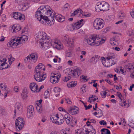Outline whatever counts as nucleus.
I'll list each match as a JSON object with an SVG mask.
<instances>
[{
	"mask_svg": "<svg viewBox=\"0 0 134 134\" xmlns=\"http://www.w3.org/2000/svg\"><path fill=\"white\" fill-rule=\"evenodd\" d=\"M45 70V67L43 64L40 63L36 67L35 69V79L36 81H42L46 78L45 74H43V71Z\"/></svg>",
	"mask_w": 134,
	"mask_h": 134,
	"instance_id": "1",
	"label": "nucleus"
},
{
	"mask_svg": "<svg viewBox=\"0 0 134 134\" xmlns=\"http://www.w3.org/2000/svg\"><path fill=\"white\" fill-rule=\"evenodd\" d=\"M105 40L99 37V36L94 35L85 40L89 44L93 46H98Z\"/></svg>",
	"mask_w": 134,
	"mask_h": 134,
	"instance_id": "2",
	"label": "nucleus"
},
{
	"mask_svg": "<svg viewBox=\"0 0 134 134\" xmlns=\"http://www.w3.org/2000/svg\"><path fill=\"white\" fill-rule=\"evenodd\" d=\"M110 6L107 3L104 1L97 2L95 6V10L97 12L100 11H107L109 8Z\"/></svg>",
	"mask_w": 134,
	"mask_h": 134,
	"instance_id": "3",
	"label": "nucleus"
},
{
	"mask_svg": "<svg viewBox=\"0 0 134 134\" xmlns=\"http://www.w3.org/2000/svg\"><path fill=\"white\" fill-rule=\"evenodd\" d=\"M26 37H27V36H22V37L18 38H14L13 40L10 41L9 43L10 45V46L13 47L14 46H17L21 44V41H25L27 40Z\"/></svg>",
	"mask_w": 134,
	"mask_h": 134,
	"instance_id": "4",
	"label": "nucleus"
},
{
	"mask_svg": "<svg viewBox=\"0 0 134 134\" xmlns=\"http://www.w3.org/2000/svg\"><path fill=\"white\" fill-rule=\"evenodd\" d=\"M104 26V21L100 18L96 19L93 22V26L95 29L100 30L102 29Z\"/></svg>",
	"mask_w": 134,
	"mask_h": 134,
	"instance_id": "5",
	"label": "nucleus"
},
{
	"mask_svg": "<svg viewBox=\"0 0 134 134\" xmlns=\"http://www.w3.org/2000/svg\"><path fill=\"white\" fill-rule=\"evenodd\" d=\"M25 124L24 119L20 117L18 118L15 120V127L17 130H20L24 126Z\"/></svg>",
	"mask_w": 134,
	"mask_h": 134,
	"instance_id": "6",
	"label": "nucleus"
},
{
	"mask_svg": "<svg viewBox=\"0 0 134 134\" xmlns=\"http://www.w3.org/2000/svg\"><path fill=\"white\" fill-rule=\"evenodd\" d=\"M48 36L43 31H39L37 34L36 40L39 43H42L45 39H47Z\"/></svg>",
	"mask_w": 134,
	"mask_h": 134,
	"instance_id": "7",
	"label": "nucleus"
},
{
	"mask_svg": "<svg viewBox=\"0 0 134 134\" xmlns=\"http://www.w3.org/2000/svg\"><path fill=\"white\" fill-rule=\"evenodd\" d=\"M38 10L39 11V12H40V13L41 12L42 14L49 13V15L51 13V11H52L51 7L48 5L41 6L38 9Z\"/></svg>",
	"mask_w": 134,
	"mask_h": 134,
	"instance_id": "8",
	"label": "nucleus"
},
{
	"mask_svg": "<svg viewBox=\"0 0 134 134\" xmlns=\"http://www.w3.org/2000/svg\"><path fill=\"white\" fill-rule=\"evenodd\" d=\"M37 58L38 56L37 54L32 53L25 58L24 61L26 63L31 60L35 62L37 60Z\"/></svg>",
	"mask_w": 134,
	"mask_h": 134,
	"instance_id": "9",
	"label": "nucleus"
},
{
	"mask_svg": "<svg viewBox=\"0 0 134 134\" xmlns=\"http://www.w3.org/2000/svg\"><path fill=\"white\" fill-rule=\"evenodd\" d=\"M88 128H86L85 127H83V131L85 133L88 134H95L96 133L95 129H93V126L90 124H87Z\"/></svg>",
	"mask_w": 134,
	"mask_h": 134,
	"instance_id": "10",
	"label": "nucleus"
},
{
	"mask_svg": "<svg viewBox=\"0 0 134 134\" xmlns=\"http://www.w3.org/2000/svg\"><path fill=\"white\" fill-rule=\"evenodd\" d=\"M52 40L49 37H47V39H45L43 41L42 43H40L42 48L44 47L45 49H47L48 47L49 46L50 44L51 45V42Z\"/></svg>",
	"mask_w": 134,
	"mask_h": 134,
	"instance_id": "11",
	"label": "nucleus"
},
{
	"mask_svg": "<svg viewBox=\"0 0 134 134\" xmlns=\"http://www.w3.org/2000/svg\"><path fill=\"white\" fill-rule=\"evenodd\" d=\"M13 17L15 19L21 20L22 21H23L25 18V16L24 15L18 12L13 13Z\"/></svg>",
	"mask_w": 134,
	"mask_h": 134,
	"instance_id": "12",
	"label": "nucleus"
},
{
	"mask_svg": "<svg viewBox=\"0 0 134 134\" xmlns=\"http://www.w3.org/2000/svg\"><path fill=\"white\" fill-rule=\"evenodd\" d=\"M101 59L102 64L104 66L106 67H109L116 63L115 62L113 63V60L112 59L109 60V62L107 61L108 62H106L105 58L103 57H101Z\"/></svg>",
	"mask_w": 134,
	"mask_h": 134,
	"instance_id": "13",
	"label": "nucleus"
},
{
	"mask_svg": "<svg viewBox=\"0 0 134 134\" xmlns=\"http://www.w3.org/2000/svg\"><path fill=\"white\" fill-rule=\"evenodd\" d=\"M83 21V19H81L79 21L73 24L72 26V29H70V31H73L74 30H77L80 28L83 25L81 22Z\"/></svg>",
	"mask_w": 134,
	"mask_h": 134,
	"instance_id": "14",
	"label": "nucleus"
},
{
	"mask_svg": "<svg viewBox=\"0 0 134 134\" xmlns=\"http://www.w3.org/2000/svg\"><path fill=\"white\" fill-rule=\"evenodd\" d=\"M30 90L33 92L34 93H37L39 92L38 90V85L34 82H32L31 83L30 85Z\"/></svg>",
	"mask_w": 134,
	"mask_h": 134,
	"instance_id": "15",
	"label": "nucleus"
},
{
	"mask_svg": "<svg viewBox=\"0 0 134 134\" xmlns=\"http://www.w3.org/2000/svg\"><path fill=\"white\" fill-rule=\"evenodd\" d=\"M71 71L72 73L71 76L74 78H77L80 74V70L78 68L74 69L73 70H71Z\"/></svg>",
	"mask_w": 134,
	"mask_h": 134,
	"instance_id": "16",
	"label": "nucleus"
},
{
	"mask_svg": "<svg viewBox=\"0 0 134 134\" xmlns=\"http://www.w3.org/2000/svg\"><path fill=\"white\" fill-rule=\"evenodd\" d=\"M50 17L51 18V20L53 21L54 19L57 20L59 18H61L60 17H61V15L60 14H56L54 12L52 11L50 15Z\"/></svg>",
	"mask_w": 134,
	"mask_h": 134,
	"instance_id": "17",
	"label": "nucleus"
},
{
	"mask_svg": "<svg viewBox=\"0 0 134 134\" xmlns=\"http://www.w3.org/2000/svg\"><path fill=\"white\" fill-rule=\"evenodd\" d=\"M50 18H51L50 17L49 18H48L46 16H43V15H42L41 18V21H40V22L42 24H43L44 22H45L47 23V24H49V23L51 21V19H50Z\"/></svg>",
	"mask_w": 134,
	"mask_h": 134,
	"instance_id": "18",
	"label": "nucleus"
},
{
	"mask_svg": "<svg viewBox=\"0 0 134 134\" xmlns=\"http://www.w3.org/2000/svg\"><path fill=\"white\" fill-rule=\"evenodd\" d=\"M69 113L72 115H75L79 112V109L76 107L70 108L68 110Z\"/></svg>",
	"mask_w": 134,
	"mask_h": 134,
	"instance_id": "19",
	"label": "nucleus"
},
{
	"mask_svg": "<svg viewBox=\"0 0 134 134\" xmlns=\"http://www.w3.org/2000/svg\"><path fill=\"white\" fill-rule=\"evenodd\" d=\"M55 75H56V74H54L51 76L50 81L53 83H56L59 80V78L58 77L55 76Z\"/></svg>",
	"mask_w": 134,
	"mask_h": 134,
	"instance_id": "20",
	"label": "nucleus"
},
{
	"mask_svg": "<svg viewBox=\"0 0 134 134\" xmlns=\"http://www.w3.org/2000/svg\"><path fill=\"white\" fill-rule=\"evenodd\" d=\"M21 28V26L19 24H14L12 26V29L13 31L14 32H17L20 30Z\"/></svg>",
	"mask_w": 134,
	"mask_h": 134,
	"instance_id": "21",
	"label": "nucleus"
},
{
	"mask_svg": "<svg viewBox=\"0 0 134 134\" xmlns=\"http://www.w3.org/2000/svg\"><path fill=\"white\" fill-rule=\"evenodd\" d=\"M29 7L28 4L26 3H24L19 5V9L20 10L23 11H25Z\"/></svg>",
	"mask_w": 134,
	"mask_h": 134,
	"instance_id": "22",
	"label": "nucleus"
},
{
	"mask_svg": "<svg viewBox=\"0 0 134 134\" xmlns=\"http://www.w3.org/2000/svg\"><path fill=\"white\" fill-rule=\"evenodd\" d=\"M22 106L21 105L20 103H16L15 105L16 109L14 110V115L16 114V111L17 110L18 111H20L22 109Z\"/></svg>",
	"mask_w": 134,
	"mask_h": 134,
	"instance_id": "23",
	"label": "nucleus"
},
{
	"mask_svg": "<svg viewBox=\"0 0 134 134\" xmlns=\"http://www.w3.org/2000/svg\"><path fill=\"white\" fill-rule=\"evenodd\" d=\"M59 118L58 115L57 114L56 115H54L52 118H51V119L53 123L57 124Z\"/></svg>",
	"mask_w": 134,
	"mask_h": 134,
	"instance_id": "24",
	"label": "nucleus"
},
{
	"mask_svg": "<svg viewBox=\"0 0 134 134\" xmlns=\"http://www.w3.org/2000/svg\"><path fill=\"white\" fill-rule=\"evenodd\" d=\"M74 40L73 39L71 38L70 40H69L66 46L69 47L71 48L74 46Z\"/></svg>",
	"mask_w": 134,
	"mask_h": 134,
	"instance_id": "25",
	"label": "nucleus"
},
{
	"mask_svg": "<svg viewBox=\"0 0 134 134\" xmlns=\"http://www.w3.org/2000/svg\"><path fill=\"white\" fill-rule=\"evenodd\" d=\"M55 45H54V47L58 49H60L63 48V46L60 43H59L57 42H54Z\"/></svg>",
	"mask_w": 134,
	"mask_h": 134,
	"instance_id": "26",
	"label": "nucleus"
},
{
	"mask_svg": "<svg viewBox=\"0 0 134 134\" xmlns=\"http://www.w3.org/2000/svg\"><path fill=\"white\" fill-rule=\"evenodd\" d=\"M39 11L38 10V9L36 13L35 16L37 18L38 20L41 21V18L42 14L41 13V12L40 13V12H39Z\"/></svg>",
	"mask_w": 134,
	"mask_h": 134,
	"instance_id": "27",
	"label": "nucleus"
},
{
	"mask_svg": "<svg viewBox=\"0 0 134 134\" xmlns=\"http://www.w3.org/2000/svg\"><path fill=\"white\" fill-rule=\"evenodd\" d=\"M82 10L81 9H77L71 15V16H74L77 14H78L79 15L80 14L82 13Z\"/></svg>",
	"mask_w": 134,
	"mask_h": 134,
	"instance_id": "28",
	"label": "nucleus"
},
{
	"mask_svg": "<svg viewBox=\"0 0 134 134\" xmlns=\"http://www.w3.org/2000/svg\"><path fill=\"white\" fill-rule=\"evenodd\" d=\"M101 131L102 132V134H110V131L107 129H103Z\"/></svg>",
	"mask_w": 134,
	"mask_h": 134,
	"instance_id": "29",
	"label": "nucleus"
},
{
	"mask_svg": "<svg viewBox=\"0 0 134 134\" xmlns=\"http://www.w3.org/2000/svg\"><path fill=\"white\" fill-rule=\"evenodd\" d=\"M61 91L60 89V88L58 87H55L54 88V91L55 93H57L56 94V97H58L60 94V92Z\"/></svg>",
	"mask_w": 134,
	"mask_h": 134,
	"instance_id": "30",
	"label": "nucleus"
},
{
	"mask_svg": "<svg viewBox=\"0 0 134 134\" xmlns=\"http://www.w3.org/2000/svg\"><path fill=\"white\" fill-rule=\"evenodd\" d=\"M91 62H92L93 61H94L95 62H96L99 60V56L98 55L94 56L91 59Z\"/></svg>",
	"mask_w": 134,
	"mask_h": 134,
	"instance_id": "31",
	"label": "nucleus"
},
{
	"mask_svg": "<svg viewBox=\"0 0 134 134\" xmlns=\"http://www.w3.org/2000/svg\"><path fill=\"white\" fill-rule=\"evenodd\" d=\"M77 83L74 82H71L67 84V85L69 88L74 87L75 86Z\"/></svg>",
	"mask_w": 134,
	"mask_h": 134,
	"instance_id": "32",
	"label": "nucleus"
},
{
	"mask_svg": "<svg viewBox=\"0 0 134 134\" xmlns=\"http://www.w3.org/2000/svg\"><path fill=\"white\" fill-rule=\"evenodd\" d=\"M69 37L68 35H64L62 37V39L63 41L64 42L65 41H67V40H68Z\"/></svg>",
	"mask_w": 134,
	"mask_h": 134,
	"instance_id": "33",
	"label": "nucleus"
},
{
	"mask_svg": "<svg viewBox=\"0 0 134 134\" xmlns=\"http://www.w3.org/2000/svg\"><path fill=\"white\" fill-rule=\"evenodd\" d=\"M34 110V107L30 105L28 107L27 111L33 113Z\"/></svg>",
	"mask_w": 134,
	"mask_h": 134,
	"instance_id": "34",
	"label": "nucleus"
},
{
	"mask_svg": "<svg viewBox=\"0 0 134 134\" xmlns=\"http://www.w3.org/2000/svg\"><path fill=\"white\" fill-rule=\"evenodd\" d=\"M0 86L2 90L5 91L7 88V85L5 83H1Z\"/></svg>",
	"mask_w": 134,
	"mask_h": 134,
	"instance_id": "35",
	"label": "nucleus"
},
{
	"mask_svg": "<svg viewBox=\"0 0 134 134\" xmlns=\"http://www.w3.org/2000/svg\"><path fill=\"white\" fill-rule=\"evenodd\" d=\"M44 97L46 98H49V92L48 91H46L44 94Z\"/></svg>",
	"mask_w": 134,
	"mask_h": 134,
	"instance_id": "36",
	"label": "nucleus"
},
{
	"mask_svg": "<svg viewBox=\"0 0 134 134\" xmlns=\"http://www.w3.org/2000/svg\"><path fill=\"white\" fill-rule=\"evenodd\" d=\"M36 108L37 112L39 113H41L42 112V108L41 107L39 106H37L36 107Z\"/></svg>",
	"mask_w": 134,
	"mask_h": 134,
	"instance_id": "37",
	"label": "nucleus"
},
{
	"mask_svg": "<svg viewBox=\"0 0 134 134\" xmlns=\"http://www.w3.org/2000/svg\"><path fill=\"white\" fill-rule=\"evenodd\" d=\"M72 52L71 51H69V52H67L66 53V56L68 57H71L72 56Z\"/></svg>",
	"mask_w": 134,
	"mask_h": 134,
	"instance_id": "38",
	"label": "nucleus"
},
{
	"mask_svg": "<svg viewBox=\"0 0 134 134\" xmlns=\"http://www.w3.org/2000/svg\"><path fill=\"white\" fill-rule=\"evenodd\" d=\"M122 103L123 105H122L121 106L123 107L126 108L128 107L129 106V104L126 103L125 101L123 100V102Z\"/></svg>",
	"mask_w": 134,
	"mask_h": 134,
	"instance_id": "39",
	"label": "nucleus"
},
{
	"mask_svg": "<svg viewBox=\"0 0 134 134\" xmlns=\"http://www.w3.org/2000/svg\"><path fill=\"white\" fill-rule=\"evenodd\" d=\"M61 18H59L58 21L60 22H63L65 20L64 17L61 15V17H60Z\"/></svg>",
	"mask_w": 134,
	"mask_h": 134,
	"instance_id": "40",
	"label": "nucleus"
},
{
	"mask_svg": "<svg viewBox=\"0 0 134 134\" xmlns=\"http://www.w3.org/2000/svg\"><path fill=\"white\" fill-rule=\"evenodd\" d=\"M100 124L102 125H106L107 124L106 122L104 120H102L99 122Z\"/></svg>",
	"mask_w": 134,
	"mask_h": 134,
	"instance_id": "41",
	"label": "nucleus"
},
{
	"mask_svg": "<svg viewBox=\"0 0 134 134\" xmlns=\"http://www.w3.org/2000/svg\"><path fill=\"white\" fill-rule=\"evenodd\" d=\"M107 93V92L105 91L102 92L100 93V94L103 98H104L106 97Z\"/></svg>",
	"mask_w": 134,
	"mask_h": 134,
	"instance_id": "42",
	"label": "nucleus"
},
{
	"mask_svg": "<svg viewBox=\"0 0 134 134\" xmlns=\"http://www.w3.org/2000/svg\"><path fill=\"white\" fill-rule=\"evenodd\" d=\"M4 62H3L2 63H1V64L0 66H3L4 65H7H7H8L7 63H6V62L7 60V59L5 58H4Z\"/></svg>",
	"mask_w": 134,
	"mask_h": 134,
	"instance_id": "43",
	"label": "nucleus"
},
{
	"mask_svg": "<svg viewBox=\"0 0 134 134\" xmlns=\"http://www.w3.org/2000/svg\"><path fill=\"white\" fill-rule=\"evenodd\" d=\"M71 78V77L70 76H68L67 77H65L63 80L65 82H66L69 80Z\"/></svg>",
	"mask_w": 134,
	"mask_h": 134,
	"instance_id": "44",
	"label": "nucleus"
},
{
	"mask_svg": "<svg viewBox=\"0 0 134 134\" xmlns=\"http://www.w3.org/2000/svg\"><path fill=\"white\" fill-rule=\"evenodd\" d=\"M81 130L80 129H78L75 131V134H81Z\"/></svg>",
	"mask_w": 134,
	"mask_h": 134,
	"instance_id": "45",
	"label": "nucleus"
},
{
	"mask_svg": "<svg viewBox=\"0 0 134 134\" xmlns=\"http://www.w3.org/2000/svg\"><path fill=\"white\" fill-rule=\"evenodd\" d=\"M64 119H60L59 121L58 120L57 124L60 125L63 123L64 122Z\"/></svg>",
	"mask_w": 134,
	"mask_h": 134,
	"instance_id": "46",
	"label": "nucleus"
},
{
	"mask_svg": "<svg viewBox=\"0 0 134 134\" xmlns=\"http://www.w3.org/2000/svg\"><path fill=\"white\" fill-rule=\"evenodd\" d=\"M32 113L29 112L27 111V116L28 118H30L32 116Z\"/></svg>",
	"mask_w": 134,
	"mask_h": 134,
	"instance_id": "47",
	"label": "nucleus"
},
{
	"mask_svg": "<svg viewBox=\"0 0 134 134\" xmlns=\"http://www.w3.org/2000/svg\"><path fill=\"white\" fill-rule=\"evenodd\" d=\"M71 118L70 117H68L67 118L65 119L66 122V123L68 124L70 123Z\"/></svg>",
	"mask_w": 134,
	"mask_h": 134,
	"instance_id": "48",
	"label": "nucleus"
},
{
	"mask_svg": "<svg viewBox=\"0 0 134 134\" xmlns=\"http://www.w3.org/2000/svg\"><path fill=\"white\" fill-rule=\"evenodd\" d=\"M110 55V54H108V56L106 58V59H107L109 60L110 59L113 58V56L112 55Z\"/></svg>",
	"mask_w": 134,
	"mask_h": 134,
	"instance_id": "49",
	"label": "nucleus"
},
{
	"mask_svg": "<svg viewBox=\"0 0 134 134\" xmlns=\"http://www.w3.org/2000/svg\"><path fill=\"white\" fill-rule=\"evenodd\" d=\"M121 15L119 16V18L120 19H122L124 18L125 16V15L122 14V13H121Z\"/></svg>",
	"mask_w": 134,
	"mask_h": 134,
	"instance_id": "50",
	"label": "nucleus"
},
{
	"mask_svg": "<svg viewBox=\"0 0 134 134\" xmlns=\"http://www.w3.org/2000/svg\"><path fill=\"white\" fill-rule=\"evenodd\" d=\"M98 113L100 114L99 117L102 116L103 115L102 111L100 109H99L98 110Z\"/></svg>",
	"mask_w": 134,
	"mask_h": 134,
	"instance_id": "51",
	"label": "nucleus"
},
{
	"mask_svg": "<svg viewBox=\"0 0 134 134\" xmlns=\"http://www.w3.org/2000/svg\"><path fill=\"white\" fill-rule=\"evenodd\" d=\"M21 95L22 97L24 99L26 98L27 97V96L25 93H23Z\"/></svg>",
	"mask_w": 134,
	"mask_h": 134,
	"instance_id": "52",
	"label": "nucleus"
},
{
	"mask_svg": "<svg viewBox=\"0 0 134 134\" xmlns=\"http://www.w3.org/2000/svg\"><path fill=\"white\" fill-rule=\"evenodd\" d=\"M65 100L66 102V103L68 104H71V100H69V99H66L65 98Z\"/></svg>",
	"mask_w": 134,
	"mask_h": 134,
	"instance_id": "53",
	"label": "nucleus"
},
{
	"mask_svg": "<svg viewBox=\"0 0 134 134\" xmlns=\"http://www.w3.org/2000/svg\"><path fill=\"white\" fill-rule=\"evenodd\" d=\"M14 60L15 59L11 56H10V58H9L8 59V60L9 61H10L11 60H12V62L13 61H14Z\"/></svg>",
	"mask_w": 134,
	"mask_h": 134,
	"instance_id": "54",
	"label": "nucleus"
},
{
	"mask_svg": "<svg viewBox=\"0 0 134 134\" xmlns=\"http://www.w3.org/2000/svg\"><path fill=\"white\" fill-rule=\"evenodd\" d=\"M130 14L131 16L134 18V9L130 12Z\"/></svg>",
	"mask_w": 134,
	"mask_h": 134,
	"instance_id": "55",
	"label": "nucleus"
},
{
	"mask_svg": "<svg viewBox=\"0 0 134 134\" xmlns=\"http://www.w3.org/2000/svg\"><path fill=\"white\" fill-rule=\"evenodd\" d=\"M109 27H107L104 29L103 32L104 33H106L107 31H109Z\"/></svg>",
	"mask_w": 134,
	"mask_h": 134,
	"instance_id": "56",
	"label": "nucleus"
},
{
	"mask_svg": "<svg viewBox=\"0 0 134 134\" xmlns=\"http://www.w3.org/2000/svg\"><path fill=\"white\" fill-rule=\"evenodd\" d=\"M120 71H121L122 73L123 74L125 75L126 74V72L125 71L122 69H120Z\"/></svg>",
	"mask_w": 134,
	"mask_h": 134,
	"instance_id": "57",
	"label": "nucleus"
},
{
	"mask_svg": "<svg viewBox=\"0 0 134 134\" xmlns=\"http://www.w3.org/2000/svg\"><path fill=\"white\" fill-rule=\"evenodd\" d=\"M86 86V85H83V86L82 87L81 89H82V91L83 92H85L86 91L85 90V87Z\"/></svg>",
	"mask_w": 134,
	"mask_h": 134,
	"instance_id": "58",
	"label": "nucleus"
},
{
	"mask_svg": "<svg viewBox=\"0 0 134 134\" xmlns=\"http://www.w3.org/2000/svg\"><path fill=\"white\" fill-rule=\"evenodd\" d=\"M116 42H115V43L112 40H110V44L113 45H116Z\"/></svg>",
	"mask_w": 134,
	"mask_h": 134,
	"instance_id": "59",
	"label": "nucleus"
},
{
	"mask_svg": "<svg viewBox=\"0 0 134 134\" xmlns=\"http://www.w3.org/2000/svg\"><path fill=\"white\" fill-rule=\"evenodd\" d=\"M14 91L16 92H17L18 91V87L16 86L14 87Z\"/></svg>",
	"mask_w": 134,
	"mask_h": 134,
	"instance_id": "60",
	"label": "nucleus"
},
{
	"mask_svg": "<svg viewBox=\"0 0 134 134\" xmlns=\"http://www.w3.org/2000/svg\"><path fill=\"white\" fill-rule=\"evenodd\" d=\"M69 7V5L68 3L66 4L64 6V8L65 9L68 8Z\"/></svg>",
	"mask_w": 134,
	"mask_h": 134,
	"instance_id": "61",
	"label": "nucleus"
},
{
	"mask_svg": "<svg viewBox=\"0 0 134 134\" xmlns=\"http://www.w3.org/2000/svg\"><path fill=\"white\" fill-rule=\"evenodd\" d=\"M5 39L4 37L3 36L1 37L0 41L1 42H3L4 41Z\"/></svg>",
	"mask_w": 134,
	"mask_h": 134,
	"instance_id": "62",
	"label": "nucleus"
},
{
	"mask_svg": "<svg viewBox=\"0 0 134 134\" xmlns=\"http://www.w3.org/2000/svg\"><path fill=\"white\" fill-rule=\"evenodd\" d=\"M117 96L118 97H121L122 96V95L120 93L118 92H117Z\"/></svg>",
	"mask_w": 134,
	"mask_h": 134,
	"instance_id": "63",
	"label": "nucleus"
},
{
	"mask_svg": "<svg viewBox=\"0 0 134 134\" xmlns=\"http://www.w3.org/2000/svg\"><path fill=\"white\" fill-rule=\"evenodd\" d=\"M134 84H133L132 85L130 86V88H129V90L130 91H132V88L134 87Z\"/></svg>",
	"mask_w": 134,
	"mask_h": 134,
	"instance_id": "64",
	"label": "nucleus"
}]
</instances>
